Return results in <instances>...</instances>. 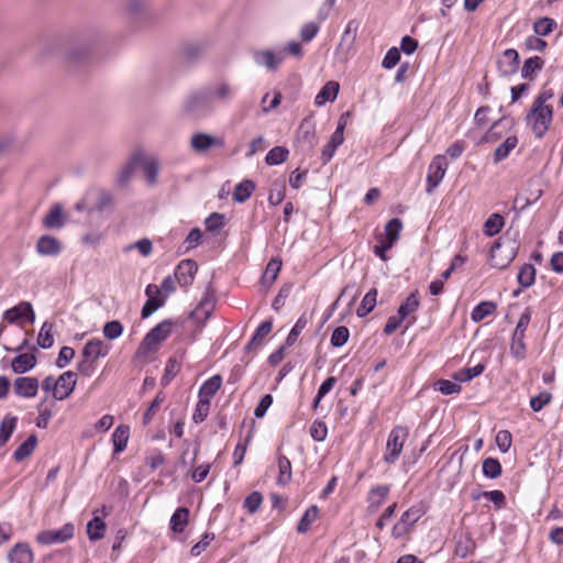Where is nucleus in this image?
Returning a JSON list of instances; mask_svg holds the SVG:
<instances>
[{"mask_svg": "<svg viewBox=\"0 0 563 563\" xmlns=\"http://www.w3.org/2000/svg\"><path fill=\"white\" fill-rule=\"evenodd\" d=\"M525 121L537 139H542L553 121L552 106H538L532 103L527 112Z\"/></svg>", "mask_w": 563, "mask_h": 563, "instance_id": "obj_1", "label": "nucleus"}, {"mask_svg": "<svg viewBox=\"0 0 563 563\" xmlns=\"http://www.w3.org/2000/svg\"><path fill=\"white\" fill-rule=\"evenodd\" d=\"M518 243L515 240L500 238L490 249L489 264L499 269L506 268L517 256Z\"/></svg>", "mask_w": 563, "mask_h": 563, "instance_id": "obj_2", "label": "nucleus"}, {"mask_svg": "<svg viewBox=\"0 0 563 563\" xmlns=\"http://www.w3.org/2000/svg\"><path fill=\"white\" fill-rule=\"evenodd\" d=\"M173 325L174 322L168 319L155 325L142 340L137 349V355L146 356L157 351L158 345L170 335Z\"/></svg>", "mask_w": 563, "mask_h": 563, "instance_id": "obj_3", "label": "nucleus"}, {"mask_svg": "<svg viewBox=\"0 0 563 563\" xmlns=\"http://www.w3.org/2000/svg\"><path fill=\"white\" fill-rule=\"evenodd\" d=\"M184 110L195 119L206 118L214 111V107L205 88L190 93L185 102Z\"/></svg>", "mask_w": 563, "mask_h": 563, "instance_id": "obj_4", "label": "nucleus"}, {"mask_svg": "<svg viewBox=\"0 0 563 563\" xmlns=\"http://www.w3.org/2000/svg\"><path fill=\"white\" fill-rule=\"evenodd\" d=\"M408 438V430L404 427H395L388 435L386 452L383 460L387 464H394L399 459L404 444Z\"/></svg>", "mask_w": 563, "mask_h": 563, "instance_id": "obj_5", "label": "nucleus"}, {"mask_svg": "<svg viewBox=\"0 0 563 563\" xmlns=\"http://www.w3.org/2000/svg\"><path fill=\"white\" fill-rule=\"evenodd\" d=\"M213 309L214 298L212 295L207 292L200 300L196 309L191 311V313L185 321V324L188 325L192 323L197 327L196 332L200 331L201 328L205 325L206 321L210 318Z\"/></svg>", "mask_w": 563, "mask_h": 563, "instance_id": "obj_6", "label": "nucleus"}, {"mask_svg": "<svg viewBox=\"0 0 563 563\" xmlns=\"http://www.w3.org/2000/svg\"><path fill=\"white\" fill-rule=\"evenodd\" d=\"M423 511L419 507H411L406 510L400 520L395 523L391 530V536L395 539H400L410 533L415 523L422 517Z\"/></svg>", "mask_w": 563, "mask_h": 563, "instance_id": "obj_7", "label": "nucleus"}, {"mask_svg": "<svg viewBox=\"0 0 563 563\" xmlns=\"http://www.w3.org/2000/svg\"><path fill=\"white\" fill-rule=\"evenodd\" d=\"M224 145L225 142L223 137L205 132L194 133L190 137V147L198 154L207 153L211 148H222Z\"/></svg>", "mask_w": 563, "mask_h": 563, "instance_id": "obj_8", "label": "nucleus"}, {"mask_svg": "<svg viewBox=\"0 0 563 563\" xmlns=\"http://www.w3.org/2000/svg\"><path fill=\"white\" fill-rule=\"evenodd\" d=\"M358 30V22L355 20H351L346 26L344 32L342 33L340 43L338 44L335 48V55L341 60H347L351 52L353 51L354 43L356 40V34Z\"/></svg>", "mask_w": 563, "mask_h": 563, "instance_id": "obj_9", "label": "nucleus"}, {"mask_svg": "<svg viewBox=\"0 0 563 563\" xmlns=\"http://www.w3.org/2000/svg\"><path fill=\"white\" fill-rule=\"evenodd\" d=\"M448 169V162L444 155H435L428 168L427 192L431 194L442 181Z\"/></svg>", "mask_w": 563, "mask_h": 563, "instance_id": "obj_10", "label": "nucleus"}, {"mask_svg": "<svg viewBox=\"0 0 563 563\" xmlns=\"http://www.w3.org/2000/svg\"><path fill=\"white\" fill-rule=\"evenodd\" d=\"M213 107L217 104H227L235 96V88L227 81H219L205 87Z\"/></svg>", "mask_w": 563, "mask_h": 563, "instance_id": "obj_11", "label": "nucleus"}, {"mask_svg": "<svg viewBox=\"0 0 563 563\" xmlns=\"http://www.w3.org/2000/svg\"><path fill=\"white\" fill-rule=\"evenodd\" d=\"M519 54L514 48L504 51L496 59V66L499 76L510 77L518 71L519 68Z\"/></svg>", "mask_w": 563, "mask_h": 563, "instance_id": "obj_12", "label": "nucleus"}, {"mask_svg": "<svg viewBox=\"0 0 563 563\" xmlns=\"http://www.w3.org/2000/svg\"><path fill=\"white\" fill-rule=\"evenodd\" d=\"M96 43L97 40L91 36L77 38L68 48L67 57L76 63L84 62L91 53Z\"/></svg>", "mask_w": 563, "mask_h": 563, "instance_id": "obj_13", "label": "nucleus"}, {"mask_svg": "<svg viewBox=\"0 0 563 563\" xmlns=\"http://www.w3.org/2000/svg\"><path fill=\"white\" fill-rule=\"evenodd\" d=\"M75 528L71 523L64 525L57 530H47L37 534V542L43 544H58L70 540L74 537Z\"/></svg>", "mask_w": 563, "mask_h": 563, "instance_id": "obj_14", "label": "nucleus"}, {"mask_svg": "<svg viewBox=\"0 0 563 563\" xmlns=\"http://www.w3.org/2000/svg\"><path fill=\"white\" fill-rule=\"evenodd\" d=\"M4 320L9 323H32L34 320L33 307L30 302H21L11 309H8L3 314Z\"/></svg>", "mask_w": 563, "mask_h": 563, "instance_id": "obj_15", "label": "nucleus"}, {"mask_svg": "<svg viewBox=\"0 0 563 563\" xmlns=\"http://www.w3.org/2000/svg\"><path fill=\"white\" fill-rule=\"evenodd\" d=\"M139 166L142 168L146 184L148 186H155L157 184V177L161 169L158 158L154 155H147L140 152Z\"/></svg>", "mask_w": 563, "mask_h": 563, "instance_id": "obj_16", "label": "nucleus"}, {"mask_svg": "<svg viewBox=\"0 0 563 563\" xmlns=\"http://www.w3.org/2000/svg\"><path fill=\"white\" fill-rule=\"evenodd\" d=\"M198 271L197 263L192 260H183L175 268L174 277L179 286L187 288L195 279Z\"/></svg>", "mask_w": 563, "mask_h": 563, "instance_id": "obj_17", "label": "nucleus"}, {"mask_svg": "<svg viewBox=\"0 0 563 563\" xmlns=\"http://www.w3.org/2000/svg\"><path fill=\"white\" fill-rule=\"evenodd\" d=\"M76 386V374L71 371L63 373L54 383V398L55 400H63L67 398Z\"/></svg>", "mask_w": 563, "mask_h": 563, "instance_id": "obj_18", "label": "nucleus"}, {"mask_svg": "<svg viewBox=\"0 0 563 563\" xmlns=\"http://www.w3.org/2000/svg\"><path fill=\"white\" fill-rule=\"evenodd\" d=\"M285 58L284 53H274L273 51H255L253 52V59L258 66H263L268 70H276Z\"/></svg>", "mask_w": 563, "mask_h": 563, "instance_id": "obj_19", "label": "nucleus"}, {"mask_svg": "<svg viewBox=\"0 0 563 563\" xmlns=\"http://www.w3.org/2000/svg\"><path fill=\"white\" fill-rule=\"evenodd\" d=\"M140 161V151L134 152L128 161L120 167V169L117 173L115 181L118 186L125 187L130 180L132 179V176L139 166Z\"/></svg>", "mask_w": 563, "mask_h": 563, "instance_id": "obj_20", "label": "nucleus"}, {"mask_svg": "<svg viewBox=\"0 0 563 563\" xmlns=\"http://www.w3.org/2000/svg\"><path fill=\"white\" fill-rule=\"evenodd\" d=\"M63 251V243L55 236L42 235L37 239V253L44 256H58Z\"/></svg>", "mask_w": 563, "mask_h": 563, "instance_id": "obj_21", "label": "nucleus"}, {"mask_svg": "<svg viewBox=\"0 0 563 563\" xmlns=\"http://www.w3.org/2000/svg\"><path fill=\"white\" fill-rule=\"evenodd\" d=\"M66 221L63 208L56 203L52 206L42 220V225L47 230H57L64 227Z\"/></svg>", "mask_w": 563, "mask_h": 563, "instance_id": "obj_22", "label": "nucleus"}, {"mask_svg": "<svg viewBox=\"0 0 563 563\" xmlns=\"http://www.w3.org/2000/svg\"><path fill=\"white\" fill-rule=\"evenodd\" d=\"M110 351V346L104 344L101 340L99 339H92V340H89L84 349H82V353H81V356L82 357H87L93 362H97V360L99 357H104L108 355Z\"/></svg>", "mask_w": 563, "mask_h": 563, "instance_id": "obj_23", "label": "nucleus"}, {"mask_svg": "<svg viewBox=\"0 0 563 563\" xmlns=\"http://www.w3.org/2000/svg\"><path fill=\"white\" fill-rule=\"evenodd\" d=\"M476 548V543L468 532L460 533L455 540L454 554L461 559L471 555Z\"/></svg>", "mask_w": 563, "mask_h": 563, "instance_id": "obj_24", "label": "nucleus"}, {"mask_svg": "<svg viewBox=\"0 0 563 563\" xmlns=\"http://www.w3.org/2000/svg\"><path fill=\"white\" fill-rule=\"evenodd\" d=\"M340 90L339 82L334 80L328 81L321 90L318 92V95L314 98V104L317 107H322L327 102H332L336 99V96Z\"/></svg>", "mask_w": 563, "mask_h": 563, "instance_id": "obj_25", "label": "nucleus"}, {"mask_svg": "<svg viewBox=\"0 0 563 563\" xmlns=\"http://www.w3.org/2000/svg\"><path fill=\"white\" fill-rule=\"evenodd\" d=\"M8 556L11 563H31L33 552L29 544L18 543L12 548Z\"/></svg>", "mask_w": 563, "mask_h": 563, "instance_id": "obj_26", "label": "nucleus"}, {"mask_svg": "<svg viewBox=\"0 0 563 563\" xmlns=\"http://www.w3.org/2000/svg\"><path fill=\"white\" fill-rule=\"evenodd\" d=\"M13 372L23 374L35 366V353H22L16 355L11 363Z\"/></svg>", "mask_w": 563, "mask_h": 563, "instance_id": "obj_27", "label": "nucleus"}, {"mask_svg": "<svg viewBox=\"0 0 563 563\" xmlns=\"http://www.w3.org/2000/svg\"><path fill=\"white\" fill-rule=\"evenodd\" d=\"M221 384L222 377L220 375H213L212 377L208 378L199 389V398L203 400L207 399L211 402V399L220 389Z\"/></svg>", "mask_w": 563, "mask_h": 563, "instance_id": "obj_28", "label": "nucleus"}, {"mask_svg": "<svg viewBox=\"0 0 563 563\" xmlns=\"http://www.w3.org/2000/svg\"><path fill=\"white\" fill-rule=\"evenodd\" d=\"M56 407V400L49 397L43 399L37 408V428H45Z\"/></svg>", "mask_w": 563, "mask_h": 563, "instance_id": "obj_29", "label": "nucleus"}, {"mask_svg": "<svg viewBox=\"0 0 563 563\" xmlns=\"http://www.w3.org/2000/svg\"><path fill=\"white\" fill-rule=\"evenodd\" d=\"M14 393L24 398L35 396V378L33 377H19L14 380Z\"/></svg>", "mask_w": 563, "mask_h": 563, "instance_id": "obj_30", "label": "nucleus"}, {"mask_svg": "<svg viewBox=\"0 0 563 563\" xmlns=\"http://www.w3.org/2000/svg\"><path fill=\"white\" fill-rule=\"evenodd\" d=\"M273 329V323L269 320L262 322L257 329L255 330L251 341L246 345V350L251 351L261 346L264 342V339L271 333Z\"/></svg>", "mask_w": 563, "mask_h": 563, "instance_id": "obj_31", "label": "nucleus"}, {"mask_svg": "<svg viewBox=\"0 0 563 563\" xmlns=\"http://www.w3.org/2000/svg\"><path fill=\"white\" fill-rule=\"evenodd\" d=\"M319 508L317 505H311L302 515L301 519L298 522L297 531L298 533H307L311 526L317 521L319 518Z\"/></svg>", "mask_w": 563, "mask_h": 563, "instance_id": "obj_32", "label": "nucleus"}, {"mask_svg": "<svg viewBox=\"0 0 563 563\" xmlns=\"http://www.w3.org/2000/svg\"><path fill=\"white\" fill-rule=\"evenodd\" d=\"M388 494L389 486L387 485H377L373 487L368 494L369 508L374 510L378 509L385 503Z\"/></svg>", "mask_w": 563, "mask_h": 563, "instance_id": "obj_33", "label": "nucleus"}, {"mask_svg": "<svg viewBox=\"0 0 563 563\" xmlns=\"http://www.w3.org/2000/svg\"><path fill=\"white\" fill-rule=\"evenodd\" d=\"M544 60L539 56H532L525 60L521 68V77L528 80L534 79V74L542 69Z\"/></svg>", "mask_w": 563, "mask_h": 563, "instance_id": "obj_34", "label": "nucleus"}, {"mask_svg": "<svg viewBox=\"0 0 563 563\" xmlns=\"http://www.w3.org/2000/svg\"><path fill=\"white\" fill-rule=\"evenodd\" d=\"M298 140L307 144L308 147H313L317 143L314 125L309 120H303L298 130Z\"/></svg>", "mask_w": 563, "mask_h": 563, "instance_id": "obj_35", "label": "nucleus"}, {"mask_svg": "<svg viewBox=\"0 0 563 563\" xmlns=\"http://www.w3.org/2000/svg\"><path fill=\"white\" fill-rule=\"evenodd\" d=\"M254 190L255 184L250 179H245L235 186L232 196L233 200L235 202L243 203L251 197Z\"/></svg>", "mask_w": 563, "mask_h": 563, "instance_id": "obj_36", "label": "nucleus"}, {"mask_svg": "<svg viewBox=\"0 0 563 563\" xmlns=\"http://www.w3.org/2000/svg\"><path fill=\"white\" fill-rule=\"evenodd\" d=\"M188 517H189V510L188 508L180 507L176 509V511L173 514L169 525L170 529L176 532L180 533L185 530L186 526L188 525Z\"/></svg>", "mask_w": 563, "mask_h": 563, "instance_id": "obj_37", "label": "nucleus"}, {"mask_svg": "<svg viewBox=\"0 0 563 563\" xmlns=\"http://www.w3.org/2000/svg\"><path fill=\"white\" fill-rule=\"evenodd\" d=\"M505 225V219L499 213H493L488 217L483 225V232L487 236L498 234Z\"/></svg>", "mask_w": 563, "mask_h": 563, "instance_id": "obj_38", "label": "nucleus"}, {"mask_svg": "<svg viewBox=\"0 0 563 563\" xmlns=\"http://www.w3.org/2000/svg\"><path fill=\"white\" fill-rule=\"evenodd\" d=\"M518 137L517 136H508L494 152V163H499L503 159L507 158L510 152L517 146Z\"/></svg>", "mask_w": 563, "mask_h": 563, "instance_id": "obj_39", "label": "nucleus"}, {"mask_svg": "<svg viewBox=\"0 0 563 563\" xmlns=\"http://www.w3.org/2000/svg\"><path fill=\"white\" fill-rule=\"evenodd\" d=\"M420 306V301L418 298V291L411 292L406 300L398 308V313L406 320L412 313H415Z\"/></svg>", "mask_w": 563, "mask_h": 563, "instance_id": "obj_40", "label": "nucleus"}, {"mask_svg": "<svg viewBox=\"0 0 563 563\" xmlns=\"http://www.w3.org/2000/svg\"><path fill=\"white\" fill-rule=\"evenodd\" d=\"M277 465H278V476H277V484L280 486H286L291 481V464L290 461L284 456L279 455L277 459Z\"/></svg>", "mask_w": 563, "mask_h": 563, "instance_id": "obj_41", "label": "nucleus"}, {"mask_svg": "<svg viewBox=\"0 0 563 563\" xmlns=\"http://www.w3.org/2000/svg\"><path fill=\"white\" fill-rule=\"evenodd\" d=\"M130 435V428L128 426H119L112 434L114 452L120 453L125 450Z\"/></svg>", "mask_w": 563, "mask_h": 563, "instance_id": "obj_42", "label": "nucleus"}, {"mask_svg": "<svg viewBox=\"0 0 563 563\" xmlns=\"http://www.w3.org/2000/svg\"><path fill=\"white\" fill-rule=\"evenodd\" d=\"M18 419L13 416H5L0 423V446H3L15 430Z\"/></svg>", "mask_w": 563, "mask_h": 563, "instance_id": "obj_43", "label": "nucleus"}, {"mask_svg": "<svg viewBox=\"0 0 563 563\" xmlns=\"http://www.w3.org/2000/svg\"><path fill=\"white\" fill-rule=\"evenodd\" d=\"M377 289L372 288L362 299L356 310L360 318L367 316L376 306Z\"/></svg>", "mask_w": 563, "mask_h": 563, "instance_id": "obj_44", "label": "nucleus"}, {"mask_svg": "<svg viewBox=\"0 0 563 563\" xmlns=\"http://www.w3.org/2000/svg\"><path fill=\"white\" fill-rule=\"evenodd\" d=\"M496 310V305L492 301H482L477 306H475L471 313V319L474 322H479L484 320L486 317L494 313Z\"/></svg>", "mask_w": 563, "mask_h": 563, "instance_id": "obj_45", "label": "nucleus"}, {"mask_svg": "<svg viewBox=\"0 0 563 563\" xmlns=\"http://www.w3.org/2000/svg\"><path fill=\"white\" fill-rule=\"evenodd\" d=\"M35 449V433H31L27 439L18 446V449L13 453V459L15 462H21L25 457L32 454Z\"/></svg>", "mask_w": 563, "mask_h": 563, "instance_id": "obj_46", "label": "nucleus"}, {"mask_svg": "<svg viewBox=\"0 0 563 563\" xmlns=\"http://www.w3.org/2000/svg\"><path fill=\"white\" fill-rule=\"evenodd\" d=\"M106 531V523L104 521L99 518L95 517L91 519L87 525V534L89 540L97 541L103 538Z\"/></svg>", "mask_w": 563, "mask_h": 563, "instance_id": "obj_47", "label": "nucleus"}, {"mask_svg": "<svg viewBox=\"0 0 563 563\" xmlns=\"http://www.w3.org/2000/svg\"><path fill=\"white\" fill-rule=\"evenodd\" d=\"M517 280L522 288H528L536 280V268L532 264H523L518 273Z\"/></svg>", "mask_w": 563, "mask_h": 563, "instance_id": "obj_48", "label": "nucleus"}, {"mask_svg": "<svg viewBox=\"0 0 563 563\" xmlns=\"http://www.w3.org/2000/svg\"><path fill=\"white\" fill-rule=\"evenodd\" d=\"M289 155V151L284 146H275L266 154L265 162L267 165H279L284 163Z\"/></svg>", "mask_w": 563, "mask_h": 563, "instance_id": "obj_49", "label": "nucleus"}, {"mask_svg": "<svg viewBox=\"0 0 563 563\" xmlns=\"http://www.w3.org/2000/svg\"><path fill=\"white\" fill-rule=\"evenodd\" d=\"M179 371L180 363L175 357H170L166 363L164 374L161 378L162 386L166 387L167 385H169Z\"/></svg>", "mask_w": 563, "mask_h": 563, "instance_id": "obj_50", "label": "nucleus"}, {"mask_svg": "<svg viewBox=\"0 0 563 563\" xmlns=\"http://www.w3.org/2000/svg\"><path fill=\"white\" fill-rule=\"evenodd\" d=\"M485 369V365L479 363L473 367H467L459 371L454 374V379L460 383H466L473 379L474 377L481 375Z\"/></svg>", "mask_w": 563, "mask_h": 563, "instance_id": "obj_51", "label": "nucleus"}, {"mask_svg": "<svg viewBox=\"0 0 563 563\" xmlns=\"http://www.w3.org/2000/svg\"><path fill=\"white\" fill-rule=\"evenodd\" d=\"M402 230V222L398 218L389 220L385 227V239L387 242L394 244Z\"/></svg>", "mask_w": 563, "mask_h": 563, "instance_id": "obj_52", "label": "nucleus"}, {"mask_svg": "<svg viewBox=\"0 0 563 563\" xmlns=\"http://www.w3.org/2000/svg\"><path fill=\"white\" fill-rule=\"evenodd\" d=\"M54 344L53 325L48 322H44L41 327L40 333H37V346L48 349Z\"/></svg>", "mask_w": 563, "mask_h": 563, "instance_id": "obj_53", "label": "nucleus"}, {"mask_svg": "<svg viewBox=\"0 0 563 563\" xmlns=\"http://www.w3.org/2000/svg\"><path fill=\"white\" fill-rule=\"evenodd\" d=\"M483 474L488 478H497L501 474V465L497 459L487 457L483 461Z\"/></svg>", "mask_w": 563, "mask_h": 563, "instance_id": "obj_54", "label": "nucleus"}, {"mask_svg": "<svg viewBox=\"0 0 563 563\" xmlns=\"http://www.w3.org/2000/svg\"><path fill=\"white\" fill-rule=\"evenodd\" d=\"M555 26V22L553 19L550 18H540L538 19L533 24L534 33L539 36H547Z\"/></svg>", "mask_w": 563, "mask_h": 563, "instance_id": "obj_55", "label": "nucleus"}, {"mask_svg": "<svg viewBox=\"0 0 563 563\" xmlns=\"http://www.w3.org/2000/svg\"><path fill=\"white\" fill-rule=\"evenodd\" d=\"M434 388L443 395H453L461 391V385L449 379H439L434 384Z\"/></svg>", "mask_w": 563, "mask_h": 563, "instance_id": "obj_56", "label": "nucleus"}, {"mask_svg": "<svg viewBox=\"0 0 563 563\" xmlns=\"http://www.w3.org/2000/svg\"><path fill=\"white\" fill-rule=\"evenodd\" d=\"M210 404L211 402L209 400L199 398L192 415V420L195 423H201L208 417Z\"/></svg>", "mask_w": 563, "mask_h": 563, "instance_id": "obj_57", "label": "nucleus"}, {"mask_svg": "<svg viewBox=\"0 0 563 563\" xmlns=\"http://www.w3.org/2000/svg\"><path fill=\"white\" fill-rule=\"evenodd\" d=\"M280 267H282V262L279 260H276V258L271 260L266 266V269H265V273L263 276V280L265 283H269V284L274 283L278 276Z\"/></svg>", "mask_w": 563, "mask_h": 563, "instance_id": "obj_58", "label": "nucleus"}, {"mask_svg": "<svg viewBox=\"0 0 563 563\" xmlns=\"http://www.w3.org/2000/svg\"><path fill=\"white\" fill-rule=\"evenodd\" d=\"M132 250H137L145 257L150 256L153 252L152 241L148 239H142L124 247V252H130Z\"/></svg>", "mask_w": 563, "mask_h": 563, "instance_id": "obj_59", "label": "nucleus"}, {"mask_svg": "<svg viewBox=\"0 0 563 563\" xmlns=\"http://www.w3.org/2000/svg\"><path fill=\"white\" fill-rule=\"evenodd\" d=\"M164 400H165L164 393L163 391L157 393L156 397L154 398V400L150 405L148 409L144 412V416H143V423L144 424H148L152 421V419L155 416L156 410L164 402Z\"/></svg>", "mask_w": 563, "mask_h": 563, "instance_id": "obj_60", "label": "nucleus"}, {"mask_svg": "<svg viewBox=\"0 0 563 563\" xmlns=\"http://www.w3.org/2000/svg\"><path fill=\"white\" fill-rule=\"evenodd\" d=\"M262 501V494L260 492H253L244 499L243 506L250 514H254L260 509Z\"/></svg>", "mask_w": 563, "mask_h": 563, "instance_id": "obj_61", "label": "nucleus"}, {"mask_svg": "<svg viewBox=\"0 0 563 563\" xmlns=\"http://www.w3.org/2000/svg\"><path fill=\"white\" fill-rule=\"evenodd\" d=\"M123 332V325L120 321H109L103 327V334L109 340L118 339Z\"/></svg>", "mask_w": 563, "mask_h": 563, "instance_id": "obj_62", "label": "nucleus"}, {"mask_svg": "<svg viewBox=\"0 0 563 563\" xmlns=\"http://www.w3.org/2000/svg\"><path fill=\"white\" fill-rule=\"evenodd\" d=\"M350 336L349 329L346 327H338L334 329L331 335V344L335 347L343 346Z\"/></svg>", "mask_w": 563, "mask_h": 563, "instance_id": "obj_63", "label": "nucleus"}, {"mask_svg": "<svg viewBox=\"0 0 563 563\" xmlns=\"http://www.w3.org/2000/svg\"><path fill=\"white\" fill-rule=\"evenodd\" d=\"M552 399V395L549 391H541L539 395L530 399V407L533 411L538 412L542 410Z\"/></svg>", "mask_w": 563, "mask_h": 563, "instance_id": "obj_64", "label": "nucleus"}]
</instances>
